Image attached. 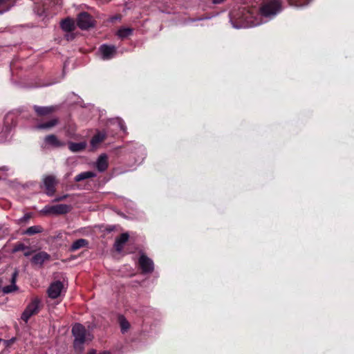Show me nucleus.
<instances>
[{"mask_svg": "<svg viewBox=\"0 0 354 354\" xmlns=\"http://www.w3.org/2000/svg\"><path fill=\"white\" fill-rule=\"evenodd\" d=\"M17 274L18 272L17 270L13 272L11 279V284L3 288V292L4 293L8 294L17 289V286L15 284Z\"/></svg>", "mask_w": 354, "mask_h": 354, "instance_id": "obj_17", "label": "nucleus"}, {"mask_svg": "<svg viewBox=\"0 0 354 354\" xmlns=\"http://www.w3.org/2000/svg\"><path fill=\"white\" fill-rule=\"evenodd\" d=\"M30 215L28 214H26L20 219V221H26L30 219Z\"/></svg>", "mask_w": 354, "mask_h": 354, "instance_id": "obj_31", "label": "nucleus"}, {"mask_svg": "<svg viewBox=\"0 0 354 354\" xmlns=\"http://www.w3.org/2000/svg\"><path fill=\"white\" fill-rule=\"evenodd\" d=\"M26 249H28V247L26 246L24 243H18L14 247L13 252L26 250Z\"/></svg>", "mask_w": 354, "mask_h": 354, "instance_id": "obj_28", "label": "nucleus"}, {"mask_svg": "<svg viewBox=\"0 0 354 354\" xmlns=\"http://www.w3.org/2000/svg\"><path fill=\"white\" fill-rule=\"evenodd\" d=\"M64 288L63 283L57 281L52 283L48 288V295L51 299H57L61 295V292Z\"/></svg>", "mask_w": 354, "mask_h": 354, "instance_id": "obj_7", "label": "nucleus"}, {"mask_svg": "<svg viewBox=\"0 0 354 354\" xmlns=\"http://www.w3.org/2000/svg\"><path fill=\"white\" fill-rule=\"evenodd\" d=\"M100 50L104 59H109L116 53V48L113 46L102 45L100 48Z\"/></svg>", "mask_w": 354, "mask_h": 354, "instance_id": "obj_9", "label": "nucleus"}, {"mask_svg": "<svg viewBox=\"0 0 354 354\" xmlns=\"http://www.w3.org/2000/svg\"><path fill=\"white\" fill-rule=\"evenodd\" d=\"M138 262L143 273H151L153 271V262L146 255L142 254Z\"/></svg>", "mask_w": 354, "mask_h": 354, "instance_id": "obj_8", "label": "nucleus"}, {"mask_svg": "<svg viewBox=\"0 0 354 354\" xmlns=\"http://www.w3.org/2000/svg\"><path fill=\"white\" fill-rule=\"evenodd\" d=\"M106 138V134L102 132H98L96 133L91 140V146L95 148L96 147L100 142L104 140Z\"/></svg>", "mask_w": 354, "mask_h": 354, "instance_id": "obj_21", "label": "nucleus"}, {"mask_svg": "<svg viewBox=\"0 0 354 354\" xmlns=\"http://www.w3.org/2000/svg\"><path fill=\"white\" fill-rule=\"evenodd\" d=\"M43 232V227L40 225H33L29 227L26 229V230L24 232V234L27 235H34L36 234H39Z\"/></svg>", "mask_w": 354, "mask_h": 354, "instance_id": "obj_25", "label": "nucleus"}, {"mask_svg": "<svg viewBox=\"0 0 354 354\" xmlns=\"http://www.w3.org/2000/svg\"><path fill=\"white\" fill-rule=\"evenodd\" d=\"M35 111L39 116H46L51 114L55 111V107L53 106H39L35 105L33 106Z\"/></svg>", "mask_w": 354, "mask_h": 354, "instance_id": "obj_14", "label": "nucleus"}, {"mask_svg": "<svg viewBox=\"0 0 354 354\" xmlns=\"http://www.w3.org/2000/svg\"><path fill=\"white\" fill-rule=\"evenodd\" d=\"M72 333L74 336L73 346L76 351H82L84 349V344L90 342L93 336L86 331L85 327L81 324H75L72 328Z\"/></svg>", "mask_w": 354, "mask_h": 354, "instance_id": "obj_1", "label": "nucleus"}, {"mask_svg": "<svg viewBox=\"0 0 354 354\" xmlns=\"http://www.w3.org/2000/svg\"><path fill=\"white\" fill-rule=\"evenodd\" d=\"M44 142L48 146L59 148L65 145V143L58 139V138L54 135H48L44 138Z\"/></svg>", "mask_w": 354, "mask_h": 354, "instance_id": "obj_10", "label": "nucleus"}, {"mask_svg": "<svg viewBox=\"0 0 354 354\" xmlns=\"http://www.w3.org/2000/svg\"><path fill=\"white\" fill-rule=\"evenodd\" d=\"M68 195H64L62 196L57 197L53 200V202H58L64 200L66 198Z\"/></svg>", "mask_w": 354, "mask_h": 354, "instance_id": "obj_30", "label": "nucleus"}, {"mask_svg": "<svg viewBox=\"0 0 354 354\" xmlns=\"http://www.w3.org/2000/svg\"><path fill=\"white\" fill-rule=\"evenodd\" d=\"M129 235L128 233H122L119 237L115 239L114 243V248L115 250L118 252H122L123 250L124 244L129 240Z\"/></svg>", "mask_w": 354, "mask_h": 354, "instance_id": "obj_12", "label": "nucleus"}, {"mask_svg": "<svg viewBox=\"0 0 354 354\" xmlns=\"http://www.w3.org/2000/svg\"><path fill=\"white\" fill-rule=\"evenodd\" d=\"M7 0H0V4L5 3Z\"/></svg>", "mask_w": 354, "mask_h": 354, "instance_id": "obj_35", "label": "nucleus"}, {"mask_svg": "<svg viewBox=\"0 0 354 354\" xmlns=\"http://www.w3.org/2000/svg\"><path fill=\"white\" fill-rule=\"evenodd\" d=\"M119 320H120V327H121V331L122 333H124L129 328L130 324H129V322L124 317H120L119 318Z\"/></svg>", "mask_w": 354, "mask_h": 354, "instance_id": "obj_26", "label": "nucleus"}, {"mask_svg": "<svg viewBox=\"0 0 354 354\" xmlns=\"http://www.w3.org/2000/svg\"><path fill=\"white\" fill-rule=\"evenodd\" d=\"M88 243V241L84 239H80L76 240L71 246V251H75L80 248H82L86 246Z\"/></svg>", "mask_w": 354, "mask_h": 354, "instance_id": "obj_24", "label": "nucleus"}, {"mask_svg": "<svg viewBox=\"0 0 354 354\" xmlns=\"http://www.w3.org/2000/svg\"><path fill=\"white\" fill-rule=\"evenodd\" d=\"M96 167L100 172L104 171L108 168V157L106 154H101L97 160Z\"/></svg>", "mask_w": 354, "mask_h": 354, "instance_id": "obj_15", "label": "nucleus"}, {"mask_svg": "<svg viewBox=\"0 0 354 354\" xmlns=\"http://www.w3.org/2000/svg\"><path fill=\"white\" fill-rule=\"evenodd\" d=\"M1 341H2V339H0V342H1Z\"/></svg>", "mask_w": 354, "mask_h": 354, "instance_id": "obj_38", "label": "nucleus"}, {"mask_svg": "<svg viewBox=\"0 0 354 354\" xmlns=\"http://www.w3.org/2000/svg\"><path fill=\"white\" fill-rule=\"evenodd\" d=\"M52 209L53 214H65L71 211V207L66 204H59L53 205Z\"/></svg>", "mask_w": 354, "mask_h": 354, "instance_id": "obj_16", "label": "nucleus"}, {"mask_svg": "<svg viewBox=\"0 0 354 354\" xmlns=\"http://www.w3.org/2000/svg\"><path fill=\"white\" fill-rule=\"evenodd\" d=\"M59 122L57 118H53L48 122L40 123L35 127L36 129H49L56 126Z\"/></svg>", "mask_w": 354, "mask_h": 354, "instance_id": "obj_19", "label": "nucleus"}, {"mask_svg": "<svg viewBox=\"0 0 354 354\" xmlns=\"http://www.w3.org/2000/svg\"><path fill=\"white\" fill-rule=\"evenodd\" d=\"M291 6L301 7L308 3V0H287Z\"/></svg>", "mask_w": 354, "mask_h": 354, "instance_id": "obj_27", "label": "nucleus"}, {"mask_svg": "<svg viewBox=\"0 0 354 354\" xmlns=\"http://www.w3.org/2000/svg\"><path fill=\"white\" fill-rule=\"evenodd\" d=\"M241 16L239 17L236 24L233 22V19L236 17L233 14L231 17V21L233 26L236 28H248L252 26H257L262 23L261 19L255 17L252 11L243 9L241 11Z\"/></svg>", "mask_w": 354, "mask_h": 354, "instance_id": "obj_2", "label": "nucleus"}, {"mask_svg": "<svg viewBox=\"0 0 354 354\" xmlns=\"http://www.w3.org/2000/svg\"><path fill=\"white\" fill-rule=\"evenodd\" d=\"M86 147V143L85 142H69L68 143V149L72 152H79L84 150Z\"/></svg>", "mask_w": 354, "mask_h": 354, "instance_id": "obj_20", "label": "nucleus"}, {"mask_svg": "<svg viewBox=\"0 0 354 354\" xmlns=\"http://www.w3.org/2000/svg\"><path fill=\"white\" fill-rule=\"evenodd\" d=\"M120 17L119 16H115L113 18H111V21H113L114 20H116V19H120Z\"/></svg>", "mask_w": 354, "mask_h": 354, "instance_id": "obj_34", "label": "nucleus"}, {"mask_svg": "<svg viewBox=\"0 0 354 354\" xmlns=\"http://www.w3.org/2000/svg\"><path fill=\"white\" fill-rule=\"evenodd\" d=\"M282 10L281 0H265L259 9L261 17L272 19Z\"/></svg>", "mask_w": 354, "mask_h": 354, "instance_id": "obj_3", "label": "nucleus"}, {"mask_svg": "<svg viewBox=\"0 0 354 354\" xmlns=\"http://www.w3.org/2000/svg\"><path fill=\"white\" fill-rule=\"evenodd\" d=\"M120 127H121V129L123 130V131H125V128L124 127L123 124H120Z\"/></svg>", "mask_w": 354, "mask_h": 354, "instance_id": "obj_36", "label": "nucleus"}, {"mask_svg": "<svg viewBox=\"0 0 354 354\" xmlns=\"http://www.w3.org/2000/svg\"><path fill=\"white\" fill-rule=\"evenodd\" d=\"M39 304L40 300L38 298H34L22 313L21 319L25 322H28L32 315L38 313L39 310Z\"/></svg>", "mask_w": 354, "mask_h": 354, "instance_id": "obj_4", "label": "nucleus"}, {"mask_svg": "<svg viewBox=\"0 0 354 354\" xmlns=\"http://www.w3.org/2000/svg\"><path fill=\"white\" fill-rule=\"evenodd\" d=\"M4 342H5V343H6L7 345H8V341H4Z\"/></svg>", "mask_w": 354, "mask_h": 354, "instance_id": "obj_37", "label": "nucleus"}, {"mask_svg": "<svg viewBox=\"0 0 354 354\" xmlns=\"http://www.w3.org/2000/svg\"><path fill=\"white\" fill-rule=\"evenodd\" d=\"M44 186L46 189V194L51 196L55 193V186L57 184V181L55 177L53 175L46 176L43 178Z\"/></svg>", "mask_w": 354, "mask_h": 354, "instance_id": "obj_6", "label": "nucleus"}, {"mask_svg": "<svg viewBox=\"0 0 354 354\" xmlns=\"http://www.w3.org/2000/svg\"><path fill=\"white\" fill-rule=\"evenodd\" d=\"M53 205H46L43 209L41 210V212L46 214H53Z\"/></svg>", "mask_w": 354, "mask_h": 354, "instance_id": "obj_29", "label": "nucleus"}, {"mask_svg": "<svg viewBox=\"0 0 354 354\" xmlns=\"http://www.w3.org/2000/svg\"><path fill=\"white\" fill-rule=\"evenodd\" d=\"M88 354H96V351L95 350H92ZM100 354H110V353L109 351H103Z\"/></svg>", "mask_w": 354, "mask_h": 354, "instance_id": "obj_32", "label": "nucleus"}, {"mask_svg": "<svg viewBox=\"0 0 354 354\" xmlns=\"http://www.w3.org/2000/svg\"><path fill=\"white\" fill-rule=\"evenodd\" d=\"M61 28L65 32H71L75 29L74 21L71 19L67 18L61 22Z\"/></svg>", "mask_w": 354, "mask_h": 354, "instance_id": "obj_18", "label": "nucleus"}, {"mask_svg": "<svg viewBox=\"0 0 354 354\" xmlns=\"http://www.w3.org/2000/svg\"><path fill=\"white\" fill-rule=\"evenodd\" d=\"M27 250H28L24 252V255L26 257H28V256H30L32 254V252L30 250H29L28 248Z\"/></svg>", "mask_w": 354, "mask_h": 354, "instance_id": "obj_33", "label": "nucleus"}, {"mask_svg": "<svg viewBox=\"0 0 354 354\" xmlns=\"http://www.w3.org/2000/svg\"><path fill=\"white\" fill-rule=\"evenodd\" d=\"M133 30L131 28L122 27L118 32L117 35L120 39H124L131 35Z\"/></svg>", "mask_w": 354, "mask_h": 354, "instance_id": "obj_22", "label": "nucleus"}, {"mask_svg": "<svg viewBox=\"0 0 354 354\" xmlns=\"http://www.w3.org/2000/svg\"><path fill=\"white\" fill-rule=\"evenodd\" d=\"M95 176H96V174L95 172L90 171H84V172H82V173L79 174L78 175H77L75 178V180L76 182H80L83 180L93 178Z\"/></svg>", "mask_w": 354, "mask_h": 354, "instance_id": "obj_23", "label": "nucleus"}, {"mask_svg": "<svg viewBox=\"0 0 354 354\" xmlns=\"http://www.w3.org/2000/svg\"><path fill=\"white\" fill-rule=\"evenodd\" d=\"M17 124L15 117L13 114H7L4 118L3 131L6 133L10 132Z\"/></svg>", "mask_w": 354, "mask_h": 354, "instance_id": "obj_11", "label": "nucleus"}, {"mask_svg": "<svg viewBox=\"0 0 354 354\" xmlns=\"http://www.w3.org/2000/svg\"><path fill=\"white\" fill-rule=\"evenodd\" d=\"M50 259V255L46 252H39L35 254L32 259V263L41 266L46 261Z\"/></svg>", "mask_w": 354, "mask_h": 354, "instance_id": "obj_13", "label": "nucleus"}, {"mask_svg": "<svg viewBox=\"0 0 354 354\" xmlns=\"http://www.w3.org/2000/svg\"><path fill=\"white\" fill-rule=\"evenodd\" d=\"M77 24L82 30H87L95 26V20L88 12H82L78 15Z\"/></svg>", "mask_w": 354, "mask_h": 354, "instance_id": "obj_5", "label": "nucleus"}]
</instances>
